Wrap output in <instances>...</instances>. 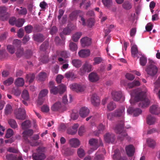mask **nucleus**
<instances>
[{"instance_id":"f3484780","label":"nucleus","mask_w":160,"mask_h":160,"mask_svg":"<svg viewBox=\"0 0 160 160\" xmlns=\"http://www.w3.org/2000/svg\"><path fill=\"white\" fill-rule=\"evenodd\" d=\"M105 141L108 143H113L115 141V135L113 134L107 133L104 136Z\"/></svg>"},{"instance_id":"2f4dec72","label":"nucleus","mask_w":160,"mask_h":160,"mask_svg":"<svg viewBox=\"0 0 160 160\" xmlns=\"http://www.w3.org/2000/svg\"><path fill=\"white\" fill-rule=\"evenodd\" d=\"M154 88L153 92L154 93H158L159 91V89L160 88V77H159L158 80L154 83Z\"/></svg>"},{"instance_id":"4c0bfd02","label":"nucleus","mask_w":160,"mask_h":160,"mask_svg":"<svg viewBox=\"0 0 160 160\" xmlns=\"http://www.w3.org/2000/svg\"><path fill=\"white\" fill-rule=\"evenodd\" d=\"M104 6L107 8H110L112 5V0H102Z\"/></svg>"},{"instance_id":"f257e3e1","label":"nucleus","mask_w":160,"mask_h":160,"mask_svg":"<svg viewBox=\"0 0 160 160\" xmlns=\"http://www.w3.org/2000/svg\"><path fill=\"white\" fill-rule=\"evenodd\" d=\"M135 94V99L137 102L140 101L139 106L142 108L148 107L150 104L149 100L146 98V92L138 90H135L133 91L132 95Z\"/></svg>"},{"instance_id":"6e6d98bb","label":"nucleus","mask_w":160,"mask_h":160,"mask_svg":"<svg viewBox=\"0 0 160 160\" xmlns=\"http://www.w3.org/2000/svg\"><path fill=\"white\" fill-rule=\"evenodd\" d=\"M78 12L77 11H75L72 12L70 15V18L71 20L76 19L78 16Z\"/></svg>"},{"instance_id":"8fccbe9b","label":"nucleus","mask_w":160,"mask_h":160,"mask_svg":"<svg viewBox=\"0 0 160 160\" xmlns=\"http://www.w3.org/2000/svg\"><path fill=\"white\" fill-rule=\"evenodd\" d=\"M70 49L72 51H76L78 48L76 44L73 42H71L69 44Z\"/></svg>"},{"instance_id":"473e14b6","label":"nucleus","mask_w":160,"mask_h":160,"mask_svg":"<svg viewBox=\"0 0 160 160\" xmlns=\"http://www.w3.org/2000/svg\"><path fill=\"white\" fill-rule=\"evenodd\" d=\"M61 107L60 102H58L54 103L52 106L51 109L52 110L54 111H57Z\"/></svg>"},{"instance_id":"774afa93","label":"nucleus","mask_w":160,"mask_h":160,"mask_svg":"<svg viewBox=\"0 0 160 160\" xmlns=\"http://www.w3.org/2000/svg\"><path fill=\"white\" fill-rule=\"evenodd\" d=\"M94 20L93 18H90L87 21L88 25L90 27H92L94 25Z\"/></svg>"},{"instance_id":"9b49d317","label":"nucleus","mask_w":160,"mask_h":160,"mask_svg":"<svg viewBox=\"0 0 160 160\" xmlns=\"http://www.w3.org/2000/svg\"><path fill=\"white\" fill-rule=\"evenodd\" d=\"M71 88L73 91L79 92L83 91L85 90V87L83 86L75 84L72 85L71 86Z\"/></svg>"},{"instance_id":"bf43d9fd","label":"nucleus","mask_w":160,"mask_h":160,"mask_svg":"<svg viewBox=\"0 0 160 160\" xmlns=\"http://www.w3.org/2000/svg\"><path fill=\"white\" fill-rule=\"evenodd\" d=\"M140 64L142 66H145L147 62L146 58L144 57H142L140 58Z\"/></svg>"},{"instance_id":"603ef678","label":"nucleus","mask_w":160,"mask_h":160,"mask_svg":"<svg viewBox=\"0 0 160 160\" xmlns=\"http://www.w3.org/2000/svg\"><path fill=\"white\" fill-rule=\"evenodd\" d=\"M13 81L14 79L12 78H10L3 82V84L6 85H10L13 83Z\"/></svg>"},{"instance_id":"052dcab7","label":"nucleus","mask_w":160,"mask_h":160,"mask_svg":"<svg viewBox=\"0 0 160 160\" xmlns=\"http://www.w3.org/2000/svg\"><path fill=\"white\" fill-rule=\"evenodd\" d=\"M21 42L20 40L18 39L14 40L13 42V46L16 47H19L21 45Z\"/></svg>"},{"instance_id":"7ed1b4c3","label":"nucleus","mask_w":160,"mask_h":160,"mask_svg":"<svg viewBox=\"0 0 160 160\" xmlns=\"http://www.w3.org/2000/svg\"><path fill=\"white\" fill-rule=\"evenodd\" d=\"M149 60L150 65L147 67L145 71L148 75L153 76L157 73L158 68L155 65V62L154 61L150 59Z\"/></svg>"},{"instance_id":"58836bf2","label":"nucleus","mask_w":160,"mask_h":160,"mask_svg":"<svg viewBox=\"0 0 160 160\" xmlns=\"http://www.w3.org/2000/svg\"><path fill=\"white\" fill-rule=\"evenodd\" d=\"M77 154L78 157L80 158L83 157L85 154L84 150L81 147L78 149Z\"/></svg>"},{"instance_id":"ea45409f","label":"nucleus","mask_w":160,"mask_h":160,"mask_svg":"<svg viewBox=\"0 0 160 160\" xmlns=\"http://www.w3.org/2000/svg\"><path fill=\"white\" fill-rule=\"evenodd\" d=\"M12 111V107L10 105L7 104L6 105L5 109V112L6 114L8 115L10 114Z\"/></svg>"},{"instance_id":"4be33fe9","label":"nucleus","mask_w":160,"mask_h":160,"mask_svg":"<svg viewBox=\"0 0 160 160\" xmlns=\"http://www.w3.org/2000/svg\"><path fill=\"white\" fill-rule=\"evenodd\" d=\"M90 54L89 49H82L78 52L79 56L81 58H86L89 56Z\"/></svg>"},{"instance_id":"0e129e2a","label":"nucleus","mask_w":160,"mask_h":160,"mask_svg":"<svg viewBox=\"0 0 160 160\" xmlns=\"http://www.w3.org/2000/svg\"><path fill=\"white\" fill-rule=\"evenodd\" d=\"M23 49L22 48H20L17 50L16 54L17 57H20L23 55Z\"/></svg>"},{"instance_id":"3c124183","label":"nucleus","mask_w":160,"mask_h":160,"mask_svg":"<svg viewBox=\"0 0 160 160\" xmlns=\"http://www.w3.org/2000/svg\"><path fill=\"white\" fill-rule=\"evenodd\" d=\"M46 73L44 72H41L38 75L39 79L40 81H44L47 78Z\"/></svg>"},{"instance_id":"aec40b11","label":"nucleus","mask_w":160,"mask_h":160,"mask_svg":"<svg viewBox=\"0 0 160 160\" xmlns=\"http://www.w3.org/2000/svg\"><path fill=\"white\" fill-rule=\"evenodd\" d=\"M53 82L52 81H51L49 82V87L50 88V92L51 93L56 95L58 93H59V88L58 86V87H57L53 86Z\"/></svg>"},{"instance_id":"c756f323","label":"nucleus","mask_w":160,"mask_h":160,"mask_svg":"<svg viewBox=\"0 0 160 160\" xmlns=\"http://www.w3.org/2000/svg\"><path fill=\"white\" fill-rule=\"evenodd\" d=\"M156 119L151 115H148L147 117V122L149 125H151L154 124L156 121Z\"/></svg>"},{"instance_id":"e433bc0d","label":"nucleus","mask_w":160,"mask_h":160,"mask_svg":"<svg viewBox=\"0 0 160 160\" xmlns=\"http://www.w3.org/2000/svg\"><path fill=\"white\" fill-rule=\"evenodd\" d=\"M15 83L18 86H22L24 83V80L22 78H18L16 80Z\"/></svg>"},{"instance_id":"423d86ee","label":"nucleus","mask_w":160,"mask_h":160,"mask_svg":"<svg viewBox=\"0 0 160 160\" xmlns=\"http://www.w3.org/2000/svg\"><path fill=\"white\" fill-rule=\"evenodd\" d=\"M48 93V91L47 89H44L42 90L40 92L38 95V104L41 105L43 102L44 100H42L44 98L47 96Z\"/></svg>"},{"instance_id":"ddd939ff","label":"nucleus","mask_w":160,"mask_h":160,"mask_svg":"<svg viewBox=\"0 0 160 160\" xmlns=\"http://www.w3.org/2000/svg\"><path fill=\"white\" fill-rule=\"evenodd\" d=\"M112 94L113 99L116 101H119L122 96V92L120 91H113L112 92Z\"/></svg>"},{"instance_id":"b1692460","label":"nucleus","mask_w":160,"mask_h":160,"mask_svg":"<svg viewBox=\"0 0 160 160\" xmlns=\"http://www.w3.org/2000/svg\"><path fill=\"white\" fill-rule=\"evenodd\" d=\"M131 52L132 56L135 58L138 57V58L139 56H138V54H140V52H139L138 50V48L137 46L136 45H133L131 48Z\"/></svg>"},{"instance_id":"7c9ffc66","label":"nucleus","mask_w":160,"mask_h":160,"mask_svg":"<svg viewBox=\"0 0 160 160\" xmlns=\"http://www.w3.org/2000/svg\"><path fill=\"white\" fill-rule=\"evenodd\" d=\"M8 122L11 128L15 129L18 128V124L15 120L12 119H9L8 120Z\"/></svg>"},{"instance_id":"37998d69","label":"nucleus","mask_w":160,"mask_h":160,"mask_svg":"<svg viewBox=\"0 0 160 160\" xmlns=\"http://www.w3.org/2000/svg\"><path fill=\"white\" fill-rule=\"evenodd\" d=\"M24 22V20L23 19H18L16 21L15 25L18 27H21Z\"/></svg>"},{"instance_id":"dca6fc26","label":"nucleus","mask_w":160,"mask_h":160,"mask_svg":"<svg viewBox=\"0 0 160 160\" xmlns=\"http://www.w3.org/2000/svg\"><path fill=\"white\" fill-rule=\"evenodd\" d=\"M88 78L91 82H95L98 81L99 77L97 73L92 72L89 74Z\"/></svg>"},{"instance_id":"f704fd0d","label":"nucleus","mask_w":160,"mask_h":160,"mask_svg":"<svg viewBox=\"0 0 160 160\" xmlns=\"http://www.w3.org/2000/svg\"><path fill=\"white\" fill-rule=\"evenodd\" d=\"M31 127V122L29 120H27L23 122L21 125V127L23 129H26Z\"/></svg>"},{"instance_id":"6ab92c4d","label":"nucleus","mask_w":160,"mask_h":160,"mask_svg":"<svg viewBox=\"0 0 160 160\" xmlns=\"http://www.w3.org/2000/svg\"><path fill=\"white\" fill-rule=\"evenodd\" d=\"M69 143L70 146L72 147L77 148L80 145L79 140L76 138H72L69 140Z\"/></svg>"},{"instance_id":"cd10ccee","label":"nucleus","mask_w":160,"mask_h":160,"mask_svg":"<svg viewBox=\"0 0 160 160\" xmlns=\"http://www.w3.org/2000/svg\"><path fill=\"white\" fill-rule=\"evenodd\" d=\"M16 12L18 14L25 15L27 13V11L25 8L20 7L16 9Z\"/></svg>"},{"instance_id":"4468645a","label":"nucleus","mask_w":160,"mask_h":160,"mask_svg":"<svg viewBox=\"0 0 160 160\" xmlns=\"http://www.w3.org/2000/svg\"><path fill=\"white\" fill-rule=\"evenodd\" d=\"M91 101L92 103L95 106H98L100 102L99 97L96 94H92L91 97Z\"/></svg>"},{"instance_id":"1a4fd4ad","label":"nucleus","mask_w":160,"mask_h":160,"mask_svg":"<svg viewBox=\"0 0 160 160\" xmlns=\"http://www.w3.org/2000/svg\"><path fill=\"white\" fill-rule=\"evenodd\" d=\"M127 113L129 114L133 113V116L137 117L141 114L142 112V110L138 108H129L127 109Z\"/></svg>"},{"instance_id":"c85d7f7f","label":"nucleus","mask_w":160,"mask_h":160,"mask_svg":"<svg viewBox=\"0 0 160 160\" xmlns=\"http://www.w3.org/2000/svg\"><path fill=\"white\" fill-rule=\"evenodd\" d=\"M33 38L35 41L38 42H42L44 38L43 36L40 34H35L33 35Z\"/></svg>"},{"instance_id":"2eb2a0df","label":"nucleus","mask_w":160,"mask_h":160,"mask_svg":"<svg viewBox=\"0 0 160 160\" xmlns=\"http://www.w3.org/2000/svg\"><path fill=\"white\" fill-rule=\"evenodd\" d=\"M89 112L90 110L88 108L83 107L80 109L79 114L82 118H84L89 114Z\"/></svg>"},{"instance_id":"a211bd4d","label":"nucleus","mask_w":160,"mask_h":160,"mask_svg":"<svg viewBox=\"0 0 160 160\" xmlns=\"http://www.w3.org/2000/svg\"><path fill=\"white\" fill-rule=\"evenodd\" d=\"M92 66L91 65L87 62H86L81 69L82 73H83L86 72H89L91 71Z\"/></svg>"},{"instance_id":"338daca9","label":"nucleus","mask_w":160,"mask_h":160,"mask_svg":"<svg viewBox=\"0 0 160 160\" xmlns=\"http://www.w3.org/2000/svg\"><path fill=\"white\" fill-rule=\"evenodd\" d=\"M114 27V26L113 25H110L108 27V29L105 30V36H107L111 32V30Z\"/></svg>"},{"instance_id":"c9c22d12","label":"nucleus","mask_w":160,"mask_h":160,"mask_svg":"<svg viewBox=\"0 0 160 160\" xmlns=\"http://www.w3.org/2000/svg\"><path fill=\"white\" fill-rule=\"evenodd\" d=\"M82 35V33L80 32H78L74 34L72 37V40L75 42L78 41L79 38Z\"/></svg>"},{"instance_id":"0eeeda50","label":"nucleus","mask_w":160,"mask_h":160,"mask_svg":"<svg viewBox=\"0 0 160 160\" xmlns=\"http://www.w3.org/2000/svg\"><path fill=\"white\" fill-rule=\"evenodd\" d=\"M16 118L18 119L23 120L26 118V112L24 108H19L15 112Z\"/></svg>"},{"instance_id":"09e8293b","label":"nucleus","mask_w":160,"mask_h":160,"mask_svg":"<svg viewBox=\"0 0 160 160\" xmlns=\"http://www.w3.org/2000/svg\"><path fill=\"white\" fill-rule=\"evenodd\" d=\"M75 27L73 26V28H69L68 27L65 28L63 30V33L65 35H68L70 34L72 31L75 29Z\"/></svg>"},{"instance_id":"bb28decb","label":"nucleus","mask_w":160,"mask_h":160,"mask_svg":"<svg viewBox=\"0 0 160 160\" xmlns=\"http://www.w3.org/2000/svg\"><path fill=\"white\" fill-rule=\"evenodd\" d=\"M71 63L73 66L76 68L80 67L82 64L81 60L78 59H73L71 61Z\"/></svg>"},{"instance_id":"680f3d73","label":"nucleus","mask_w":160,"mask_h":160,"mask_svg":"<svg viewBox=\"0 0 160 160\" xmlns=\"http://www.w3.org/2000/svg\"><path fill=\"white\" fill-rule=\"evenodd\" d=\"M79 18H80L79 21L80 22L82 23L83 26H85L86 25V20L83 15H79Z\"/></svg>"},{"instance_id":"a19ab883","label":"nucleus","mask_w":160,"mask_h":160,"mask_svg":"<svg viewBox=\"0 0 160 160\" xmlns=\"http://www.w3.org/2000/svg\"><path fill=\"white\" fill-rule=\"evenodd\" d=\"M79 126L78 124H75L72 127V129H73L72 132H71V131L68 130L67 131L68 133L70 134L73 135L76 133L77 131V128Z\"/></svg>"},{"instance_id":"6e6552de","label":"nucleus","mask_w":160,"mask_h":160,"mask_svg":"<svg viewBox=\"0 0 160 160\" xmlns=\"http://www.w3.org/2000/svg\"><path fill=\"white\" fill-rule=\"evenodd\" d=\"M125 107L122 106L116 110L113 113L114 116L116 117L123 118L125 113Z\"/></svg>"},{"instance_id":"5fc2aeb1","label":"nucleus","mask_w":160,"mask_h":160,"mask_svg":"<svg viewBox=\"0 0 160 160\" xmlns=\"http://www.w3.org/2000/svg\"><path fill=\"white\" fill-rule=\"evenodd\" d=\"M26 78L29 82L30 83H31L35 78V75L34 74H28L27 75Z\"/></svg>"},{"instance_id":"39448f33","label":"nucleus","mask_w":160,"mask_h":160,"mask_svg":"<svg viewBox=\"0 0 160 160\" xmlns=\"http://www.w3.org/2000/svg\"><path fill=\"white\" fill-rule=\"evenodd\" d=\"M8 8L5 6L0 7V20L3 21L7 20L8 16L7 12Z\"/></svg>"},{"instance_id":"de8ad7c7","label":"nucleus","mask_w":160,"mask_h":160,"mask_svg":"<svg viewBox=\"0 0 160 160\" xmlns=\"http://www.w3.org/2000/svg\"><path fill=\"white\" fill-rule=\"evenodd\" d=\"M13 134L14 132L13 130L11 128H9L7 131L5 137L6 138H9L12 137Z\"/></svg>"},{"instance_id":"4d7b16f0","label":"nucleus","mask_w":160,"mask_h":160,"mask_svg":"<svg viewBox=\"0 0 160 160\" xmlns=\"http://www.w3.org/2000/svg\"><path fill=\"white\" fill-rule=\"evenodd\" d=\"M102 60V59L101 57H97L94 58L93 59L94 62L93 63L94 65L98 64L101 63Z\"/></svg>"},{"instance_id":"49530a36","label":"nucleus","mask_w":160,"mask_h":160,"mask_svg":"<svg viewBox=\"0 0 160 160\" xmlns=\"http://www.w3.org/2000/svg\"><path fill=\"white\" fill-rule=\"evenodd\" d=\"M6 158L8 160H16L17 155L12 154H8L6 155Z\"/></svg>"},{"instance_id":"13d9d810","label":"nucleus","mask_w":160,"mask_h":160,"mask_svg":"<svg viewBox=\"0 0 160 160\" xmlns=\"http://www.w3.org/2000/svg\"><path fill=\"white\" fill-rule=\"evenodd\" d=\"M65 77L67 78H74L76 76L73 72H68L65 74Z\"/></svg>"},{"instance_id":"864d4df0","label":"nucleus","mask_w":160,"mask_h":160,"mask_svg":"<svg viewBox=\"0 0 160 160\" xmlns=\"http://www.w3.org/2000/svg\"><path fill=\"white\" fill-rule=\"evenodd\" d=\"M59 89V93L60 94H62L66 90V87L63 84H61L58 86Z\"/></svg>"},{"instance_id":"72a5a7b5","label":"nucleus","mask_w":160,"mask_h":160,"mask_svg":"<svg viewBox=\"0 0 160 160\" xmlns=\"http://www.w3.org/2000/svg\"><path fill=\"white\" fill-rule=\"evenodd\" d=\"M147 142L148 146L151 148H154L156 144L155 141L151 138H148L147 140Z\"/></svg>"},{"instance_id":"5701e85b","label":"nucleus","mask_w":160,"mask_h":160,"mask_svg":"<svg viewBox=\"0 0 160 160\" xmlns=\"http://www.w3.org/2000/svg\"><path fill=\"white\" fill-rule=\"evenodd\" d=\"M113 159L115 160H127V158L125 157H122L120 152L118 150H116L115 153L113 155Z\"/></svg>"},{"instance_id":"c03bdc74","label":"nucleus","mask_w":160,"mask_h":160,"mask_svg":"<svg viewBox=\"0 0 160 160\" xmlns=\"http://www.w3.org/2000/svg\"><path fill=\"white\" fill-rule=\"evenodd\" d=\"M122 7L126 10H129L132 8V6L130 2L128 1H125L122 5Z\"/></svg>"},{"instance_id":"393cba45","label":"nucleus","mask_w":160,"mask_h":160,"mask_svg":"<svg viewBox=\"0 0 160 160\" xmlns=\"http://www.w3.org/2000/svg\"><path fill=\"white\" fill-rule=\"evenodd\" d=\"M89 143L90 145L93 146V148H91V149H93V151L97 149L98 147V141L96 139L94 138L90 139L89 141Z\"/></svg>"},{"instance_id":"f03ea898","label":"nucleus","mask_w":160,"mask_h":160,"mask_svg":"<svg viewBox=\"0 0 160 160\" xmlns=\"http://www.w3.org/2000/svg\"><path fill=\"white\" fill-rule=\"evenodd\" d=\"M123 121L122 120H121L118 122L114 128L115 132L116 133L119 134L118 137V139L121 141L124 138L127 136V133L126 132H123Z\"/></svg>"},{"instance_id":"9d476101","label":"nucleus","mask_w":160,"mask_h":160,"mask_svg":"<svg viewBox=\"0 0 160 160\" xmlns=\"http://www.w3.org/2000/svg\"><path fill=\"white\" fill-rule=\"evenodd\" d=\"M150 112L152 114L158 115L160 114V108L157 105H153L149 108Z\"/></svg>"},{"instance_id":"20e7f679","label":"nucleus","mask_w":160,"mask_h":160,"mask_svg":"<svg viewBox=\"0 0 160 160\" xmlns=\"http://www.w3.org/2000/svg\"><path fill=\"white\" fill-rule=\"evenodd\" d=\"M38 152L34 153L32 155V158L34 160H43L46 158L44 154L45 148L39 147L37 149Z\"/></svg>"},{"instance_id":"f8f14e48","label":"nucleus","mask_w":160,"mask_h":160,"mask_svg":"<svg viewBox=\"0 0 160 160\" xmlns=\"http://www.w3.org/2000/svg\"><path fill=\"white\" fill-rule=\"evenodd\" d=\"M82 46L83 47L90 46L91 44V39L88 37L82 38L80 40Z\"/></svg>"},{"instance_id":"412c9836","label":"nucleus","mask_w":160,"mask_h":160,"mask_svg":"<svg viewBox=\"0 0 160 160\" xmlns=\"http://www.w3.org/2000/svg\"><path fill=\"white\" fill-rule=\"evenodd\" d=\"M126 151L127 154L129 156H132L134 154L135 148L133 146L130 145L126 147Z\"/></svg>"},{"instance_id":"a18cd8bd","label":"nucleus","mask_w":160,"mask_h":160,"mask_svg":"<svg viewBox=\"0 0 160 160\" xmlns=\"http://www.w3.org/2000/svg\"><path fill=\"white\" fill-rule=\"evenodd\" d=\"M22 97L25 100H27L29 99V95L27 90H25L23 91Z\"/></svg>"},{"instance_id":"79ce46f5","label":"nucleus","mask_w":160,"mask_h":160,"mask_svg":"<svg viewBox=\"0 0 160 160\" xmlns=\"http://www.w3.org/2000/svg\"><path fill=\"white\" fill-rule=\"evenodd\" d=\"M108 109L109 111H111L116 108L115 103L113 102H110L107 106Z\"/></svg>"},{"instance_id":"e2e57ef3","label":"nucleus","mask_w":160,"mask_h":160,"mask_svg":"<svg viewBox=\"0 0 160 160\" xmlns=\"http://www.w3.org/2000/svg\"><path fill=\"white\" fill-rule=\"evenodd\" d=\"M33 27L31 25H28L25 27V30L27 33H31Z\"/></svg>"},{"instance_id":"69168bd1","label":"nucleus","mask_w":160,"mask_h":160,"mask_svg":"<svg viewBox=\"0 0 160 160\" xmlns=\"http://www.w3.org/2000/svg\"><path fill=\"white\" fill-rule=\"evenodd\" d=\"M7 48L9 52L11 54L15 52V49L13 46L8 45L7 47Z\"/></svg>"},{"instance_id":"a878e982","label":"nucleus","mask_w":160,"mask_h":160,"mask_svg":"<svg viewBox=\"0 0 160 160\" xmlns=\"http://www.w3.org/2000/svg\"><path fill=\"white\" fill-rule=\"evenodd\" d=\"M33 133V131L32 129H29L28 130L25 131L22 133L24 139L27 141L28 137L32 135Z\"/></svg>"}]
</instances>
